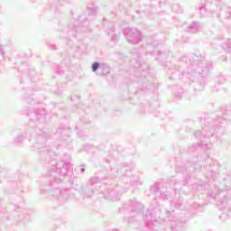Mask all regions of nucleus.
Here are the masks:
<instances>
[{
  "label": "nucleus",
  "instance_id": "f257e3e1",
  "mask_svg": "<svg viewBox=\"0 0 231 231\" xmlns=\"http://www.w3.org/2000/svg\"><path fill=\"white\" fill-rule=\"evenodd\" d=\"M100 64L98 62H95L92 64V71H97L99 68Z\"/></svg>",
  "mask_w": 231,
  "mask_h": 231
}]
</instances>
